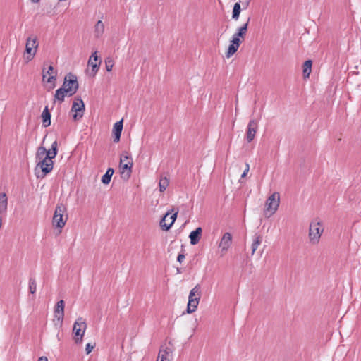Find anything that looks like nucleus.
<instances>
[{
    "instance_id": "obj_24",
    "label": "nucleus",
    "mask_w": 361,
    "mask_h": 361,
    "mask_svg": "<svg viewBox=\"0 0 361 361\" xmlns=\"http://www.w3.org/2000/svg\"><path fill=\"white\" fill-rule=\"evenodd\" d=\"M94 28H95V30H94L95 37L97 38L100 37L104 31V25L102 23V21L98 20L95 25Z\"/></svg>"
},
{
    "instance_id": "obj_35",
    "label": "nucleus",
    "mask_w": 361,
    "mask_h": 361,
    "mask_svg": "<svg viewBox=\"0 0 361 361\" xmlns=\"http://www.w3.org/2000/svg\"><path fill=\"white\" fill-rule=\"evenodd\" d=\"M56 80V75H50L47 80V82H49V83H54L55 82ZM54 86V85H53V87Z\"/></svg>"
},
{
    "instance_id": "obj_8",
    "label": "nucleus",
    "mask_w": 361,
    "mask_h": 361,
    "mask_svg": "<svg viewBox=\"0 0 361 361\" xmlns=\"http://www.w3.org/2000/svg\"><path fill=\"white\" fill-rule=\"evenodd\" d=\"M132 167L133 161L131 157L128 152H123L120 159V168L122 176L128 178L130 176Z\"/></svg>"
},
{
    "instance_id": "obj_33",
    "label": "nucleus",
    "mask_w": 361,
    "mask_h": 361,
    "mask_svg": "<svg viewBox=\"0 0 361 361\" xmlns=\"http://www.w3.org/2000/svg\"><path fill=\"white\" fill-rule=\"evenodd\" d=\"M114 60L111 57H108L105 59V67L107 71H111L114 66Z\"/></svg>"
},
{
    "instance_id": "obj_39",
    "label": "nucleus",
    "mask_w": 361,
    "mask_h": 361,
    "mask_svg": "<svg viewBox=\"0 0 361 361\" xmlns=\"http://www.w3.org/2000/svg\"><path fill=\"white\" fill-rule=\"evenodd\" d=\"M38 361H48V359L47 357H40L38 360Z\"/></svg>"
},
{
    "instance_id": "obj_1",
    "label": "nucleus",
    "mask_w": 361,
    "mask_h": 361,
    "mask_svg": "<svg viewBox=\"0 0 361 361\" xmlns=\"http://www.w3.org/2000/svg\"><path fill=\"white\" fill-rule=\"evenodd\" d=\"M39 43L37 36L32 35L26 39L25 50L23 54V59L27 63L32 61L37 51Z\"/></svg>"
},
{
    "instance_id": "obj_23",
    "label": "nucleus",
    "mask_w": 361,
    "mask_h": 361,
    "mask_svg": "<svg viewBox=\"0 0 361 361\" xmlns=\"http://www.w3.org/2000/svg\"><path fill=\"white\" fill-rule=\"evenodd\" d=\"M262 239V236L257 233L255 234V235L253 236V242L252 243V255H254V253L258 248L259 245L261 244Z\"/></svg>"
},
{
    "instance_id": "obj_2",
    "label": "nucleus",
    "mask_w": 361,
    "mask_h": 361,
    "mask_svg": "<svg viewBox=\"0 0 361 361\" xmlns=\"http://www.w3.org/2000/svg\"><path fill=\"white\" fill-rule=\"evenodd\" d=\"M54 161L48 158H43L37 164L35 173L37 178H43L53 170Z\"/></svg>"
},
{
    "instance_id": "obj_28",
    "label": "nucleus",
    "mask_w": 361,
    "mask_h": 361,
    "mask_svg": "<svg viewBox=\"0 0 361 361\" xmlns=\"http://www.w3.org/2000/svg\"><path fill=\"white\" fill-rule=\"evenodd\" d=\"M169 179L164 176H161L160 180H159V190L160 192H164V190H166V188L169 186Z\"/></svg>"
},
{
    "instance_id": "obj_4",
    "label": "nucleus",
    "mask_w": 361,
    "mask_h": 361,
    "mask_svg": "<svg viewBox=\"0 0 361 361\" xmlns=\"http://www.w3.org/2000/svg\"><path fill=\"white\" fill-rule=\"evenodd\" d=\"M79 87L77 77L71 73H68L64 78L62 88L67 91V95L71 97L76 93Z\"/></svg>"
},
{
    "instance_id": "obj_43",
    "label": "nucleus",
    "mask_w": 361,
    "mask_h": 361,
    "mask_svg": "<svg viewBox=\"0 0 361 361\" xmlns=\"http://www.w3.org/2000/svg\"><path fill=\"white\" fill-rule=\"evenodd\" d=\"M249 3H250V0H247V2H245V8H247V6L249 5Z\"/></svg>"
},
{
    "instance_id": "obj_21",
    "label": "nucleus",
    "mask_w": 361,
    "mask_h": 361,
    "mask_svg": "<svg viewBox=\"0 0 361 361\" xmlns=\"http://www.w3.org/2000/svg\"><path fill=\"white\" fill-rule=\"evenodd\" d=\"M57 141L55 140L51 144V149L47 150L46 156L44 158H48L49 157V160H52L54 158H55L57 154Z\"/></svg>"
},
{
    "instance_id": "obj_41",
    "label": "nucleus",
    "mask_w": 361,
    "mask_h": 361,
    "mask_svg": "<svg viewBox=\"0 0 361 361\" xmlns=\"http://www.w3.org/2000/svg\"><path fill=\"white\" fill-rule=\"evenodd\" d=\"M245 170H247V172L249 171V170H250V165H249V164H247V163L245 164Z\"/></svg>"
},
{
    "instance_id": "obj_22",
    "label": "nucleus",
    "mask_w": 361,
    "mask_h": 361,
    "mask_svg": "<svg viewBox=\"0 0 361 361\" xmlns=\"http://www.w3.org/2000/svg\"><path fill=\"white\" fill-rule=\"evenodd\" d=\"M312 62L311 60H307L303 64V76L306 79L309 78L312 71Z\"/></svg>"
},
{
    "instance_id": "obj_7",
    "label": "nucleus",
    "mask_w": 361,
    "mask_h": 361,
    "mask_svg": "<svg viewBox=\"0 0 361 361\" xmlns=\"http://www.w3.org/2000/svg\"><path fill=\"white\" fill-rule=\"evenodd\" d=\"M86 329L87 324L82 317L78 318L75 322L73 332L74 334V341L76 343H80L82 342Z\"/></svg>"
},
{
    "instance_id": "obj_11",
    "label": "nucleus",
    "mask_w": 361,
    "mask_h": 361,
    "mask_svg": "<svg viewBox=\"0 0 361 361\" xmlns=\"http://www.w3.org/2000/svg\"><path fill=\"white\" fill-rule=\"evenodd\" d=\"M257 127V123L255 120L252 119L249 121L246 132V140L247 142H251L254 140Z\"/></svg>"
},
{
    "instance_id": "obj_15",
    "label": "nucleus",
    "mask_w": 361,
    "mask_h": 361,
    "mask_svg": "<svg viewBox=\"0 0 361 361\" xmlns=\"http://www.w3.org/2000/svg\"><path fill=\"white\" fill-rule=\"evenodd\" d=\"M97 61H98L97 53V51H94V53L92 54V55L90 57V59L88 61V65L92 67V71L94 75L98 71L99 65L101 63V61H99L98 63H97Z\"/></svg>"
},
{
    "instance_id": "obj_44",
    "label": "nucleus",
    "mask_w": 361,
    "mask_h": 361,
    "mask_svg": "<svg viewBox=\"0 0 361 361\" xmlns=\"http://www.w3.org/2000/svg\"><path fill=\"white\" fill-rule=\"evenodd\" d=\"M42 78H43V80H44L45 78H46V75L44 74V71H43V76H42Z\"/></svg>"
},
{
    "instance_id": "obj_10",
    "label": "nucleus",
    "mask_w": 361,
    "mask_h": 361,
    "mask_svg": "<svg viewBox=\"0 0 361 361\" xmlns=\"http://www.w3.org/2000/svg\"><path fill=\"white\" fill-rule=\"evenodd\" d=\"M71 111L75 112L73 115L74 121L80 120L84 114L85 104L80 97H77L73 103Z\"/></svg>"
},
{
    "instance_id": "obj_16",
    "label": "nucleus",
    "mask_w": 361,
    "mask_h": 361,
    "mask_svg": "<svg viewBox=\"0 0 361 361\" xmlns=\"http://www.w3.org/2000/svg\"><path fill=\"white\" fill-rule=\"evenodd\" d=\"M123 130V120L117 121L114 126L113 129L114 133V142H118L120 141L121 132Z\"/></svg>"
},
{
    "instance_id": "obj_42",
    "label": "nucleus",
    "mask_w": 361,
    "mask_h": 361,
    "mask_svg": "<svg viewBox=\"0 0 361 361\" xmlns=\"http://www.w3.org/2000/svg\"><path fill=\"white\" fill-rule=\"evenodd\" d=\"M32 3H38L40 0H30Z\"/></svg>"
},
{
    "instance_id": "obj_12",
    "label": "nucleus",
    "mask_w": 361,
    "mask_h": 361,
    "mask_svg": "<svg viewBox=\"0 0 361 361\" xmlns=\"http://www.w3.org/2000/svg\"><path fill=\"white\" fill-rule=\"evenodd\" d=\"M64 307L65 302L63 300H61L57 302L55 308H54V315L56 319L62 322L64 317Z\"/></svg>"
},
{
    "instance_id": "obj_27",
    "label": "nucleus",
    "mask_w": 361,
    "mask_h": 361,
    "mask_svg": "<svg viewBox=\"0 0 361 361\" xmlns=\"http://www.w3.org/2000/svg\"><path fill=\"white\" fill-rule=\"evenodd\" d=\"M66 94H67V91L65 90V88L61 87L56 90L54 97L59 102H62L64 101V97Z\"/></svg>"
},
{
    "instance_id": "obj_18",
    "label": "nucleus",
    "mask_w": 361,
    "mask_h": 361,
    "mask_svg": "<svg viewBox=\"0 0 361 361\" xmlns=\"http://www.w3.org/2000/svg\"><path fill=\"white\" fill-rule=\"evenodd\" d=\"M200 300V297H196L194 299L188 300L187 306V312L188 314H191L197 310Z\"/></svg>"
},
{
    "instance_id": "obj_31",
    "label": "nucleus",
    "mask_w": 361,
    "mask_h": 361,
    "mask_svg": "<svg viewBox=\"0 0 361 361\" xmlns=\"http://www.w3.org/2000/svg\"><path fill=\"white\" fill-rule=\"evenodd\" d=\"M47 153V149L44 147H39L37 149V153H36V159L39 160H42L44 155H46Z\"/></svg>"
},
{
    "instance_id": "obj_5",
    "label": "nucleus",
    "mask_w": 361,
    "mask_h": 361,
    "mask_svg": "<svg viewBox=\"0 0 361 361\" xmlns=\"http://www.w3.org/2000/svg\"><path fill=\"white\" fill-rule=\"evenodd\" d=\"M280 202V195L279 192H274L267 200L265 202L264 214L271 216L278 209Z\"/></svg>"
},
{
    "instance_id": "obj_17",
    "label": "nucleus",
    "mask_w": 361,
    "mask_h": 361,
    "mask_svg": "<svg viewBox=\"0 0 361 361\" xmlns=\"http://www.w3.org/2000/svg\"><path fill=\"white\" fill-rule=\"evenodd\" d=\"M202 233V228L198 227L195 231H192L190 233L189 238L190 240L191 245H195L199 243L200 238H201Z\"/></svg>"
},
{
    "instance_id": "obj_29",
    "label": "nucleus",
    "mask_w": 361,
    "mask_h": 361,
    "mask_svg": "<svg viewBox=\"0 0 361 361\" xmlns=\"http://www.w3.org/2000/svg\"><path fill=\"white\" fill-rule=\"evenodd\" d=\"M239 47L232 44L230 42V44L228 47L227 51L226 53V58L231 57L238 49Z\"/></svg>"
},
{
    "instance_id": "obj_19",
    "label": "nucleus",
    "mask_w": 361,
    "mask_h": 361,
    "mask_svg": "<svg viewBox=\"0 0 361 361\" xmlns=\"http://www.w3.org/2000/svg\"><path fill=\"white\" fill-rule=\"evenodd\" d=\"M42 123L44 127H48L51 124V114L49 111L48 106H46L42 113Z\"/></svg>"
},
{
    "instance_id": "obj_45",
    "label": "nucleus",
    "mask_w": 361,
    "mask_h": 361,
    "mask_svg": "<svg viewBox=\"0 0 361 361\" xmlns=\"http://www.w3.org/2000/svg\"><path fill=\"white\" fill-rule=\"evenodd\" d=\"M177 273H181V269L180 268H177Z\"/></svg>"
},
{
    "instance_id": "obj_40",
    "label": "nucleus",
    "mask_w": 361,
    "mask_h": 361,
    "mask_svg": "<svg viewBox=\"0 0 361 361\" xmlns=\"http://www.w3.org/2000/svg\"><path fill=\"white\" fill-rule=\"evenodd\" d=\"M247 173H248V172H247V170H244L243 173H242V175H241V178H245V177L247 176Z\"/></svg>"
},
{
    "instance_id": "obj_9",
    "label": "nucleus",
    "mask_w": 361,
    "mask_h": 361,
    "mask_svg": "<svg viewBox=\"0 0 361 361\" xmlns=\"http://www.w3.org/2000/svg\"><path fill=\"white\" fill-rule=\"evenodd\" d=\"M172 212H173V209L168 211L160 221V226L164 231H169L177 218L178 212L173 214H172Z\"/></svg>"
},
{
    "instance_id": "obj_26",
    "label": "nucleus",
    "mask_w": 361,
    "mask_h": 361,
    "mask_svg": "<svg viewBox=\"0 0 361 361\" xmlns=\"http://www.w3.org/2000/svg\"><path fill=\"white\" fill-rule=\"evenodd\" d=\"M196 297L201 298V287L199 284L196 285L190 292L188 300L194 299Z\"/></svg>"
},
{
    "instance_id": "obj_20",
    "label": "nucleus",
    "mask_w": 361,
    "mask_h": 361,
    "mask_svg": "<svg viewBox=\"0 0 361 361\" xmlns=\"http://www.w3.org/2000/svg\"><path fill=\"white\" fill-rule=\"evenodd\" d=\"M250 20V18H248L247 21L238 30V32L234 35L243 39L246 35Z\"/></svg>"
},
{
    "instance_id": "obj_32",
    "label": "nucleus",
    "mask_w": 361,
    "mask_h": 361,
    "mask_svg": "<svg viewBox=\"0 0 361 361\" xmlns=\"http://www.w3.org/2000/svg\"><path fill=\"white\" fill-rule=\"evenodd\" d=\"M37 290V283L34 278L29 279V291L31 294H35Z\"/></svg>"
},
{
    "instance_id": "obj_25",
    "label": "nucleus",
    "mask_w": 361,
    "mask_h": 361,
    "mask_svg": "<svg viewBox=\"0 0 361 361\" xmlns=\"http://www.w3.org/2000/svg\"><path fill=\"white\" fill-rule=\"evenodd\" d=\"M114 173V171L112 168H109L106 171V172L105 173V174H104L102 177V182L104 183V184H109L111 181V178L113 176Z\"/></svg>"
},
{
    "instance_id": "obj_30",
    "label": "nucleus",
    "mask_w": 361,
    "mask_h": 361,
    "mask_svg": "<svg viewBox=\"0 0 361 361\" xmlns=\"http://www.w3.org/2000/svg\"><path fill=\"white\" fill-rule=\"evenodd\" d=\"M240 11L241 9L240 3L237 2L234 4L233 6L232 18L235 20H238L239 18Z\"/></svg>"
},
{
    "instance_id": "obj_37",
    "label": "nucleus",
    "mask_w": 361,
    "mask_h": 361,
    "mask_svg": "<svg viewBox=\"0 0 361 361\" xmlns=\"http://www.w3.org/2000/svg\"><path fill=\"white\" fill-rule=\"evenodd\" d=\"M185 256L183 253H180L178 255V257H177V260L178 262H179L180 263H182L183 261L185 259Z\"/></svg>"
},
{
    "instance_id": "obj_13",
    "label": "nucleus",
    "mask_w": 361,
    "mask_h": 361,
    "mask_svg": "<svg viewBox=\"0 0 361 361\" xmlns=\"http://www.w3.org/2000/svg\"><path fill=\"white\" fill-rule=\"evenodd\" d=\"M232 243V236L230 233H225L222 236L220 243L219 247L221 248L222 251H227L230 247Z\"/></svg>"
},
{
    "instance_id": "obj_36",
    "label": "nucleus",
    "mask_w": 361,
    "mask_h": 361,
    "mask_svg": "<svg viewBox=\"0 0 361 361\" xmlns=\"http://www.w3.org/2000/svg\"><path fill=\"white\" fill-rule=\"evenodd\" d=\"M93 348H94L93 345H92L90 343H87L85 347L86 353L87 354L90 353L92 352V350H93Z\"/></svg>"
},
{
    "instance_id": "obj_14",
    "label": "nucleus",
    "mask_w": 361,
    "mask_h": 361,
    "mask_svg": "<svg viewBox=\"0 0 361 361\" xmlns=\"http://www.w3.org/2000/svg\"><path fill=\"white\" fill-rule=\"evenodd\" d=\"M172 354V350L169 347L161 346L157 361H170L169 356Z\"/></svg>"
},
{
    "instance_id": "obj_38",
    "label": "nucleus",
    "mask_w": 361,
    "mask_h": 361,
    "mask_svg": "<svg viewBox=\"0 0 361 361\" xmlns=\"http://www.w3.org/2000/svg\"><path fill=\"white\" fill-rule=\"evenodd\" d=\"M54 68L52 66H49L48 70L47 71V74L51 75L53 73Z\"/></svg>"
},
{
    "instance_id": "obj_6",
    "label": "nucleus",
    "mask_w": 361,
    "mask_h": 361,
    "mask_svg": "<svg viewBox=\"0 0 361 361\" xmlns=\"http://www.w3.org/2000/svg\"><path fill=\"white\" fill-rule=\"evenodd\" d=\"M324 228L320 222H311L309 228V239L312 244L316 245L319 242Z\"/></svg>"
},
{
    "instance_id": "obj_34",
    "label": "nucleus",
    "mask_w": 361,
    "mask_h": 361,
    "mask_svg": "<svg viewBox=\"0 0 361 361\" xmlns=\"http://www.w3.org/2000/svg\"><path fill=\"white\" fill-rule=\"evenodd\" d=\"M232 44L238 46V47H240V43H241V40L240 38L237 37L236 36H235L234 35H233L232 37V39L231 40V42Z\"/></svg>"
},
{
    "instance_id": "obj_3",
    "label": "nucleus",
    "mask_w": 361,
    "mask_h": 361,
    "mask_svg": "<svg viewBox=\"0 0 361 361\" xmlns=\"http://www.w3.org/2000/svg\"><path fill=\"white\" fill-rule=\"evenodd\" d=\"M66 212V206L62 203L57 204L52 219V224L54 226L62 228L65 226L67 217L64 218L63 214Z\"/></svg>"
}]
</instances>
